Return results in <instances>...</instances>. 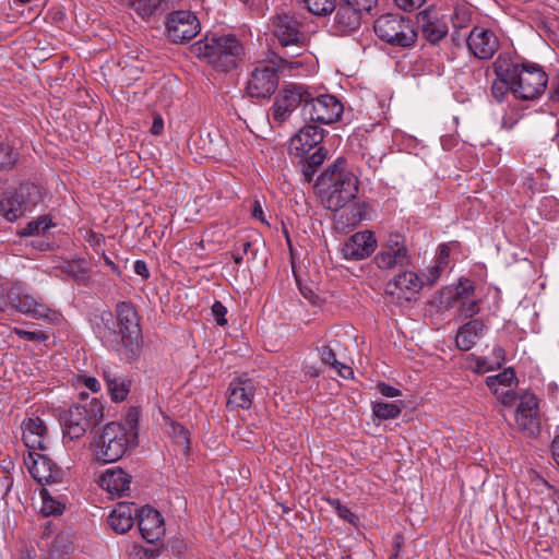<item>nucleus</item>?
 Here are the masks:
<instances>
[{
	"label": "nucleus",
	"mask_w": 559,
	"mask_h": 559,
	"mask_svg": "<svg viewBox=\"0 0 559 559\" xmlns=\"http://www.w3.org/2000/svg\"><path fill=\"white\" fill-rule=\"evenodd\" d=\"M250 249H251V242L250 241L241 242L240 247L236 248L231 252V258H233L234 262L237 265H240L243 262L245 255L248 254Z\"/></svg>",
	"instance_id": "5fc2aeb1"
},
{
	"label": "nucleus",
	"mask_w": 559,
	"mask_h": 559,
	"mask_svg": "<svg viewBox=\"0 0 559 559\" xmlns=\"http://www.w3.org/2000/svg\"><path fill=\"white\" fill-rule=\"evenodd\" d=\"M361 13L344 2L334 17V27L341 34H348L360 26Z\"/></svg>",
	"instance_id": "c756f323"
},
{
	"label": "nucleus",
	"mask_w": 559,
	"mask_h": 559,
	"mask_svg": "<svg viewBox=\"0 0 559 559\" xmlns=\"http://www.w3.org/2000/svg\"><path fill=\"white\" fill-rule=\"evenodd\" d=\"M227 313L226 307L221 301H215L212 306V314L218 325H226L227 320L225 318Z\"/></svg>",
	"instance_id": "3c124183"
},
{
	"label": "nucleus",
	"mask_w": 559,
	"mask_h": 559,
	"mask_svg": "<svg viewBox=\"0 0 559 559\" xmlns=\"http://www.w3.org/2000/svg\"><path fill=\"white\" fill-rule=\"evenodd\" d=\"M43 200V189L34 182L21 183L16 189L0 194V215L15 222L31 212Z\"/></svg>",
	"instance_id": "39448f33"
},
{
	"label": "nucleus",
	"mask_w": 559,
	"mask_h": 559,
	"mask_svg": "<svg viewBox=\"0 0 559 559\" xmlns=\"http://www.w3.org/2000/svg\"><path fill=\"white\" fill-rule=\"evenodd\" d=\"M335 212V224L342 230L356 226L362 219V207L357 203L346 204Z\"/></svg>",
	"instance_id": "7c9ffc66"
},
{
	"label": "nucleus",
	"mask_w": 559,
	"mask_h": 559,
	"mask_svg": "<svg viewBox=\"0 0 559 559\" xmlns=\"http://www.w3.org/2000/svg\"><path fill=\"white\" fill-rule=\"evenodd\" d=\"M472 369L477 373H486L490 370H493V366L490 365L486 358L483 357H473Z\"/></svg>",
	"instance_id": "6e6d98bb"
},
{
	"label": "nucleus",
	"mask_w": 559,
	"mask_h": 559,
	"mask_svg": "<svg viewBox=\"0 0 559 559\" xmlns=\"http://www.w3.org/2000/svg\"><path fill=\"white\" fill-rule=\"evenodd\" d=\"M346 4L359 13L369 12L377 4L378 0H343Z\"/></svg>",
	"instance_id": "8fccbe9b"
},
{
	"label": "nucleus",
	"mask_w": 559,
	"mask_h": 559,
	"mask_svg": "<svg viewBox=\"0 0 559 559\" xmlns=\"http://www.w3.org/2000/svg\"><path fill=\"white\" fill-rule=\"evenodd\" d=\"M515 379L516 378H515L514 370L511 368H508L496 376L487 377L486 384L495 394H498L499 385L509 388L515 381Z\"/></svg>",
	"instance_id": "f704fd0d"
},
{
	"label": "nucleus",
	"mask_w": 559,
	"mask_h": 559,
	"mask_svg": "<svg viewBox=\"0 0 559 559\" xmlns=\"http://www.w3.org/2000/svg\"><path fill=\"white\" fill-rule=\"evenodd\" d=\"M377 248V239L372 231H358L350 236L342 247L346 260H362L370 257Z\"/></svg>",
	"instance_id": "a211bd4d"
},
{
	"label": "nucleus",
	"mask_w": 559,
	"mask_h": 559,
	"mask_svg": "<svg viewBox=\"0 0 559 559\" xmlns=\"http://www.w3.org/2000/svg\"><path fill=\"white\" fill-rule=\"evenodd\" d=\"M7 307L10 305L16 311L28 314L34 319H48L51 310L44 304L38 302L32 296L23 294L20 285L7 286Z\"/></svg>",
	"instance_id": "4468645a"
},
{
	"label": "nucleus",
	"mask_w": 559,
	"mask_h": 559,
	"mask_svg": "<svg viewBox=\"0 0 559 559\" xmlns=\"http://www.w3.org/2000/svg\"><path fill=\"white\" fill-rule=\"evenodd\" d=\"M117 331L111 341L112 350L128 362L140 357L143 340L139 317L130 302H119L116 309Z\"/></svg>",
	"instance_id": "7ed1b4c3"
},
{
	"label": "nucleus",
	"mask_w": 559,
	"mask_h": 559,
	"mask_svg": "<svg viewBox=\"0 0 559 559\" xmlns=\"http://www.w3.org/2000/svg\"><path fill=\"white\" fill-rule=\"evenodd\" d=\"M171 435L179 445L183 447L186 450L189 449V432L185 427L178 424L171 425Z\"/></svg>",
	"instance_id": "37998d69"
},
{
	"label": "nucleus",
	"mask_w": 559,
	"mask_h": 559,
	"mask_svg": "<svg viewBox=\"0 0 559 559\" xmlns=\"http://www.w3.org/2000/svg\"><path fill=\"white\" fill-rule=\"evenodd\" d=\"M14 333L24 340L27 341H46L47 335L41 331H26L23 329H14Z\"/></svg>",
	"instance_id": "603ef678"
},
{
	"label": "nucleus",
	"mask_w": 559,
	"mask_h": 559,
	"mask_svg": "<svg viewBox=\"0 0 559 559\" xmlns=\"http://www.w3.org/2000/svg\"><path fill=\"white\" fill-rule=\"evenodd\" d=\"M131 476L120 467L107 468V493L111 499L121 498L130 491Z\"/></svg>",
	"instance_id": "c85d7f7f"
},
{
	"label": "nucleus",
	"mask_w": 559,
	"mask_h": 559,
	"mask_svg": "<svg viewBox=\"0 0 559 559\" xmlns=\"http://www.w3.org/2000/svg\"><path fill=\"white\" fill-rule=\"evenodd\" d=\"M513 70L514 97L523 100H532L539 97L545 92L548 78L539 66L514 62Z\"/></svg>",
	"instance_id": "0eeeda50"
},
{
	"label": "nucleus",
	"mask_w": 559,
	"mask_h": 559,
	"mask_svg": "<svg viewBox=\"0 0 559 559\" xmlns=\"http://www.w3.org/2000/svg\"><path fill=\"white\" fill-rule=\"evenodd\" d=\"M136 412H128L126 423L107 424V463L116 462L123 456L127 449L136 439Z\"/></svg>",
	"instance_id": "6e6552de"
},
{
	"label": "nucleus",
	"mask_w": 559,
	"mask_h": 559,
	"mask_svg": "<svg viewBox=\"0 0 559 559\" xmlns=\"http://www.w3.org/2000/svg\"><path fill=\"white\" fill-rule=\"evenodd\" d=\"M307 99H309V88L307 86L294 83L283 86L270 108V121L276 126L284 124L296 108L302 107Z\"/></svg>",
	"instance_id": "1a4fd4ad"
},
{
	"label": "nucleus",
	"mask_w": 559,
	"mask_h": 559,
	"mask_svg": "<svg viewBox=\"0 0 559 559\" xmlns=\"http://www.w3.org/2000/svg\"><path fill=\"white\" fill-rule=\"evenodd\" d=\"M40 497L43 500L41 512L45 515H59L64 510V504L56 500L47 489L40 490Z\"/></svg>",
	"instance_id": "4c0bfd02"
},
{
	"label": "nucleus",
	"mask_w": 559,
	"mask_h": 559,
	"mask_svg": "<svg viewBox=\"0 0 559 559\" xmlns=\"http://www.w3.org/2000/svg\"><path fill=\"white\" fill-rule=\"evenodd\" d=\"M129 4L141 17L147 19L162 5V0H129Z\"/></svg>",
	"instance_id": "58836bf2"
},
{
	"label": "nucleus",
	"mask_w": 559,
	"mask_h": 559,
	"mask_svg": "<svg viewBox=\"0 0 559 559\" xmlns=\"http://www.w3.org/2000/svg\"><path fill=\"white\" fill-rule=\"evenodd\" d=\"M344 111L343 104L333 95L324 94L313 97L309 91V99L302 106V116L310 121L322 124L336 122Z\"/></svg>",
	"instance_id": "f8f14e48"
},
{
	"label": "nucleus",
	"mask_w": 559,
	"mask_h": 559,
	"mask_svg": "<svg viewBox=\"0 0 559 559\" xmlns=\"http://www.w3.org/2000/svg\"><path fill=\"white\" fill-rule=\"evenodd\" d=\"M274 35L283 46L298 44L302 40L299 22L289 14L277 15L273 22Z\"/></svg>",
	"instance_id": "a878e982"
},
{
	"label": "nucleus",
	"mask_w": 559,
	"mask_h": 559,
	"mask_svg": "<svg viewBox=\"0 0 559 559\" xmlns=\"http://www.w3.org/2000/svg\"><path fill=\"white\" fill-rule=\"evenodd\" d=\"M377 36L393 46L403 48L415 44L417 33L412 22L400 14H383L379 16L373 25Z\"/></svg>",
	"instance_id": "423d86ee"
},
{
	"label": "nucleus",
	"mask_w": 559,
	"mask_h": 559,
	"mask_svg": "<svg viewBox=\"0 0 559 559\" xmlns=\"http://www.w3.org/2000/svg\"><path fill=\"white\" fill-rule=\"evenodd\" d=\"M252 217L260 221L261 223L270 226L269 222L265 219L264 212L260 201L255 200L252 205Z\"/></svg>",
	"instance_id": "bf43d9fd"
},
{
	"label": "nucleus",
	"mask_w": 559,
	"mask_h": 559,
	"mask_svg": "<svg viewBox=\"0 0 559 559\" xmlns=\"http://www.w3.org/2000/svg\"><path fill=\"white\" fill-rule=\"evenodd\" d=\"M257 391V383L253 379L245 376L230 381L227 390V407L229 409H249L252 405Z\"/></svg>",
	"instance_id": "dca6fc26"
},
{
	"label": "nucleus",
	"mask_w": 559,
	"mask_h": 559,
	"mask_svg": "<svg viewBox=\"0 0 559 559\" xmlns=\"http://www.w3.org/2000/svg\"><path fill=\"white\" fill-rule=\"evenodd\" d=\"M138 526L142 537L151 544L165 535V523L162 514L154 508L145 506L138 513Z\"/></svg>",
	"instance_id": "aec40b11"
},
{
	"label": "nucleus",
	"mask_w": 559,
	"mask_h": 559,
	"mask_svg": "<svg viewBox=\"0 0 559 559\" xmlns=\"http://www.w3.org/2000/svg\"><path fill=\"white\" fill-rule=\"evenodd\" d=\"M467 47L474 57L488 60L499 48L497 36L484 27H474L467 38Z\"/></svg>",
	"instance_id": "6ab92c4d"
},
{
	"label": "nucleus",
	"mask_w": 559,
	"mask_h": 559,
	"mask_svg": "<svg viewBox=\"0 0 559 559\" xmlns=\"http://www.w3.org/2000/svg\"><path fill=\"white\" fill-rule=\"evenodd\" d=\"M518 122V118L515 116L506 115L502 118L501 127L506 130H511Z\"/></svg>",
	"instance_id": "338daca9"
},
{
	"label": "nucleus",
	"mask_w": 559,
	"mask_h": 559,
	"mask_svg": "<svg viewBox=\"0 0 559 559\" xmlns=\"http://www.w3.org/2000/svg\"><path fill=\"white\" fill-rule=\"evenodd\" d=\"M134 272L143 277L144 280L150 277V271L146 263L142 260H138L134 262Z\"/></svg>",
	"instance_id": "680f3d73"
},
{
	"label": "nucleus",
	"mask_w": 559,
	"mask_h": 559,
	"mask_svg": "<svg viewBox=\"0 0 559 559\" xmlns=\"http://www.w3.org/2000/svg\"><path fill=\"white\" fill-rule=\"evenodd\" d=\"M28 469L33 478L39 484H56L62 478V471L46 454L29 452Z\"/></svg>",
	"instance_id": "f3484780"
},
{
	"label": "nucleus",
	"mask_w": 559,
	"mask_h": 559,
	"mask_svg": "<svg viewBox=\"0 0 559 559\" xmlns=\"http://www.w3.org/2000/svg\"><path fill=\"white\" fill-rule=\"evenodd\" d=\"M396 4L404 11H414L419 9L426 0H394Z\"/></svg>",
	"instance_id": "13d9d810"
},
{
	"label": "nucleus",
	"mask_w": 559,
	"mask_h": 559,
	"mask_svg": "<svg viewBox=\"0 0 559 559\" xmlns=\"http://www.w3.org/2000/svg\"><path fill=\"white\" fill-rule=\"evenodd\" d=\"M7 282L0 277V311H3L7 308Z\"/></svg>",
	"instance_id": "0e129e2a"
},
{
	"label": "nucleus",
	"mask_w": 559,
	"mask_h": 559,
	"mask_svg": "<svg viewBox=\"0 0 559 559\" xmlns=\"http://www.w3.org/2000/svg\"><path fill=\"white\" fill-rule=\"evenodd\" d=\"M280 67V73L287 72L290 75L297 74V70L302 67L300 61H289L283 58H278L275 60Z\"/></svg>",
	"instance_id": "09e8293b"
},
{
	"label": "nucleus",
	"mask_w": 559,
	"mask_h": 559,
	"mask_svg": "<svg viewBox=\"0 0 559 559\" xmlns=\"http://www.w3.org/2000/svg\"><path fill=\"white\" fill-rule=\"evenodd\" d=\"M424 37L431 44H438L449 32L448 24L432 10H424L417 15Z\"/></svg>",
	"instance_id": "5701e85b"
},
{
	"label": "nucleus",
	"mask_w": 559,
	"mask_h": 559,
	"mask_svg": "<svg viewBox=\"0 0 559 559\" xmlns=\"http://www.w3.org/2000/svg\"><path fill=\"white\" fill-rule=\"evenodd\" d=\"M83 383L86 388H88L92 392H98L100 390L99 381L94 377H83Z\"/></svg>",
	"instance_id": "e2e57ef3"
},
{
	"label": "nucleus",
	"mask_w": 559,
	"mask_h": 559,
	"mask_svg": "<svg viewBox=\"0 0 559 559\" xmlns=\"http://www.w3.org/2000/svg\"><path fill=\"white\" fill-rule=\"evenodd\" d=\"M377 390L379 391L380 394L386 397H396L401 395V391L399 389L384 382L378 383Z\"/></svg>",
	"instance_id": "4d7b16f0"
},
{
	"label": "nucleus",
	"mask_w": 559,
	"mask_h": 559,
	"mask_svg": "<svg viewBox=\"0 0 559 559\" xmlns=\"http://www.w3.org/2000/svg\"><path fill=\"white\" fill-rule=\"evenodd\" d=\"M191 51L216 70L227 72L236 68L242 57L243 48L234 35L205 36L204 39L192 45Z\"/></svg>",
	"instance_id": "20e7f679"
},
{
	"label": "nucleus",
	"mask_w": 559,
	"mask_h": 559,
	"mask_svg": "<svg viewBox=\"0 0 559 559\" xmlns=\"http://www.w3.org/2000/svg\"><path fill=\"white\" fill-rule=\"evenodd\" d=\"M320 358L323 364L329 365L332 368H337L340 365V361L336 359L335 353L330 345H323L320 348Z\"/></svg>",
	"instance_id": "49530a36"
},
{
	"label": "nucleus",
	"mask_w": 559,
	"mask_h": 559,
	"mask_svg": "<svg viewBox=\"0 0 559 559\" xmlns=\"http://www.w3.org/2000/svg\"><path fill=\"white\" fill-rule=\"evenodd\" d=\"M472 21V9L467 3H456L451 15V22L454 28H464Z\"/></svg>",
	"instance_id": "c9c22d12"
},
{
	"label": "nucleus",
	"mask_w": 559,
	"mask_h": 559,
	"mask_svg": "<svg viewBox=\"0 0 559 559\" xmlns=\"http://www.w3.org/2000/svg\"><path fill=\"white\" fill-rule=\"evenodd\" d=\"M486 329L487 326L481 320H471L459 329L455 337L456 346L462 350L471 349Z\"/></svg>",
	"instance_id": "cd10ccee"
},
{
	"label": "nucleus",
	"mask_w": 559,
	"mask_h": 559,
	"mask_svg": "<svg viewBox=\"0 0 559 559\" xmlns=\"http://www.w3.org/2000/svg\"><path fill=\"white\" fill-rule=\"evenodd\" d=\"M412 255L406 239L399 233H391L381 243L373 261L380 270L405 267L411 263Z\"/></svg>",
	"instance_id": "9b49d317"
},
{
	"label": "nucleus",
	"mask_w": 559,
	"mask_h": 559,
	"mask_svg": "<svg viewBox=\"0 0 559 559\" xmlns=\"http://www.w3.org/2000/svg\"><path fill=\"white\" fill-rule=\"evenodd\" d=\"M326 157V153L322 147H319L316 152L308 156L306 164L304 165V173L306 175L314 173L317 167L322 165Z\"/></svg>",
	"instance_id": "a19ab883"
},
{
	"label": "nucleus",
	"mask_w": 559,
	"mask_h": 559,
	"mask_svg": "<svg viewBox=\"0 0 559 559\" xmlns=\"http://www.w3.org/2000/svg\"><path fill=\"white\" fill-rule=\"evenodd\" d=\"M201 31L200 21L191 11L178 10L169 13L166 34L169 40L179 44L194 38Z\"/></svg>",
	"instance_id": "ddd939ff"
},
{
	"label": "nucleus",
	"mask_w": 559,
	"mask_h": 559,
	"mask_svg": "<svg viewBox=\"0 0 559 559\" xmlns=\"http://www.w3.org/2000/svg\"><path fill=\"white\" fill-rule=\"evenodd\" d=\"M424 286L423 280L413 271H404L395 275L386 284V293L399 298L411 300Z\"/></svg>",
	"instance_id": "412c9836"
},
{
	"label": "nucleus",
	"mask_w": 559,
	"mask_h": 559,
	"mask_svg": "<svg viewBox=\"0 0 559 559\" xmlns=\"http://www.w3.org/2000/svg\"><path fill=\"white\" fill-rule=\"evenodd\" d=\"M52 226L53 224L49 216L43 215L33 221H29L25 227L16 231V235L20 237L40 236L44 235Z\"/></svg>",
	"instance_id": "473e14b6"
},
{
	"label": "nucleus",
	"mask_w": 559,
	"mask_h": 559,
	"mask_svg": "<svg viewBox=\"0 0 559 559\" xmlns=\"http://www.w3.org/2000/svg\"><path fill=\"white\" fill-rule=\"evenodd\" d=\"M22 439L29 450H45L48 440L47 428L39 417H29L22 423Z\"/></svg>",
	"instance_id": "393cba45"
},
{
	"label": "nucleus",
	"mask_w": 559,
	"mask_h": 559,
	"mask_svg": "<svg viewBox=\"0 0 559 559\" xmlns=\"http://www.w3.org/2000/svg\"><path fill=\"white\" fill-rule=\"evenodd\" d=\"M132 381L127 377H116L107 380V392L115 403L122 402L130 393Z\"/></svg>",
	"instance_id": "2f4dec72"
},
{
	"label": "nucleus",
	"mask_w": 559,
	"mask_h": 559,
	"mask_svg": "<svg viewBox=\"0 0 559 559\" xmlns=\"http://www.w3.org/2000/svg\"><path fill=\"white\" fill-rule=\"evenodd\" d=\"M84 239L95 249L102 257H105V250L102 248L103 235L92 229L85 230Z\"/></svg>",
	"instance_id": "c03bdc74"
},
{
	"label": "nucleus",
	"mask_w": 559,
	"mask_h": 559,
	"mask_svg": "<svg viewBox=\"0 0 559 559\" xmlns=\"http://www.w3.org/2000/svg\"><path fill=\"white\" fill-rule=\"evenodd\" d=\"M164 130V121L160 117H156L151 127V132L154 135H159Z\"/></svg>",
	"instance_id": "69168bd1"
},
{
	"label": "nucleus",
	"mask_w": 559,
	"mask_h": 559,
	"mask_svg": "<svg viewBox=\"0 0 559 559\" xmlns=\"http://www.w3.org/2000/svg\"><path fill=\"white\" fill-rule=\"evenodd\" d=\"M474 285L472 284L471 281L464 278V280H460L457 286H456V298L459 300H462V299H467L471 295L474 294Z\"/></svg>",
	"instance_id": "de8ad7c7"
},
{
	"label": "nucleus",
	"mask_w": 559,
	"mask_h": 559,
	"mask_svg": "<svg viewBox=\"0 0 559 559\" xmlns=\"http://www.w3.org/2000/svg\"><path fill=\"white\" fill-rule=\"evenodd\" d=\"M320 186L322 202L331 211H338L350 203L358 192L357 177L346 169L342 160L328 168L321 176Z\"/></svg>",
	"instance_id": "f03ea898"
},
{
	"label": "nucleus",
	"mask_w": 559,
	"mask_h": 559,
	"mask_svg": "<svg viewBox=\"0 0 559 559\" xmlns=\"http://www.w3.org/2000/svg\"><path fill=\"white\" fill-rule=\"evenodd\" d=\"M307 9L314 15H326L334 11L335 0H304Z\"/></svg>",
	"instance_id": "ea45409f"
},
{
	"label": "nucleus",
	"mask_w": 559,
	"mask_h": 559,
	"mask_svg": "<svg viewBox=\"0 0 559 559\" xmlns=\"http://www.w3.org/2000/svg\"><path fill=\"white\" fill-rule=\"evenodd\" d=\"M323 140V129L318 126L307 124L302 127L290 140V151L298 156L308 154Z\"/></svg>",
	"instance_id": "b1692460"
},
{
	"label": "nucleus",
	"mask_w": 559,
	"mask_h": 559,
	"mask_svg": "<svg viewBox=\"0 0 559 559\" xmlns=\"http://www.w3.org/2000/svg\"><path fill=\"white\" fill-rule=\"evenodd\" d=\"M514 62L506 57L499 56L492 63V70L496 79L491 83V96L497 102H503L510 92L513 93Z\"/></svg>",
	"instance_id": "2eb2a0df"
},
{
	"label": "nucleus",
	"mask_w": 559,
	"mask_h": 559,
	"mask_svg": "<svg viewBox=\"0 0 559 559\" xmlns=\"http://www.w3.org/2000/svg\"><path fill=\"white\" fill-rule=\"evenodd\" d=\"M550 98L555 102L556 100L559 102V75L556 78V80L552 83Z\"/></svg>",
	"instance_id": "774afa93"
},
{
	"label": "nucleus",
	"mask_w": 559,
	"mask_h": 559,
	"mask_svg": "<svg viewBox=\"0 0 559 559\" xmlns=\"http://www.w3.org/2000/svg\"><path fill=\"white\" fill-rule=\"evenodd\" d=\"M104 404L97 399H92L84 404L74 405L60 415V424L63 437L75 440L82 437L86 429L91 428V467L97 474L96 483L99 488H105V472H97L105 465V424Z\"/></svg>",
	"instance_id": "f257e3e1"
},
{
	"label": "nucleus",
	"mask_w": 559,
	"mask_h": 559,
	"mask_svg": "<svg viewBox=\"0 0 559 559\" xmlns=\"http://www.w3.org/2000/svg\"><path fill=\"white\" fill-rule=\"evenodd\" d=\"M15 164V156L9 143L0 141V169H9Z\"/></svg>",
	"instance_id": "79ce46f5"
},
{
	"label": "nucleus",
	"mask_w": 559,
	"mask_h": 559,
	"mask_svg": "<svg viewBox=\"0 0 559 559\" xmlns=\"http://www.w3.org/2000/svg\"><path fill=\"white\" fill-rule=\"evenodd\" d=\"M459 312L464 318H472L479 312V306L476 300L462 299Z\"/></svg>",
	"instance_id": "a18cd8bd"
},
{
	"label": "nucleus",
	"mask_w": 559,
	"mask_h": 559,
	"mask_svg": "<svg viewBox=\"0 0 559 559\" xmlns=\"http://www.w3.org/2000/svg\"><path fill=\"white\" fill-rule=\"evenodd\" d=\"M514 420L522 430L534 432L538 429V402L534 394L526 393L522 396L515 411Z\"/></svg>",
	"instance_id": "4be33fe9"
},
{
	"label": "nucleus",
	"mask_w": 559,
	"mask_h": 559,
	"mask_svg": "<svg viewBox=\"0 0 559 559\" xmlns=\"http://www.w3.org/2000/svg\"><path fill=\"white\" fill-rule=\"evenodd\" d=\"M499 399L501 401V403L506 406H510V405H513L515 400H516V394L514 391L512 390H507V391H502L500 394H499Z\"/></svg>",
	"instance_id": "052dcab7"
},
{
	"label": "nucleus",
	"mask_w": 559,
	"mask_h": 559,
	"mask_svg": "<svg viewBox=\"0 0 559 559\" xmlns=\"http://www.w3.org/2000/svg\"><path fill=\"white\" fill-rule=\"evenodd\" d=\"M330 503H331V506L334 507L337 515L341 519H343L349 523H354L355 515L347 507L341 504V502L338 500H332Z\"/></svg>",
	"instance_id": "864d4df0"
},
{
	"label": "nucleus",
	"mask_w": 559,
	"mask_h": 559,
	"mask_svg": "<svg viewBox=\"0 0 559 559\" xmlns=\"http://www.w3.org/2000/svg\"><path fill=\"white\" fill-rule=\"evenodd\" d=\"M450 258V248L447 243H442L438 248V254L435 260V264L429 269L428 282L433 284L441 273L447 269Z\"/></svg>",
	"instance_id": "72a5a7b5"
},
{
	"label": "nucleus",
	"mask_w": 559,
	"mask_h": 559,
	"mask_svg": "<svg viewBox=\"0 0 559 559\" xmlns=\"http://www.w3.org/2000/svg\"><path fill=\"white\" fill-rule=\"evenodd\" d=\"M280 67L275 60L257 62L249 74L246 92L251 98H270L278 87Z\"/></svg>",
	"instance_id": "9d476101"
},
{
	"label": "nucleus",
	"mask_w": 559,
	"mask_h": 559,
	"mask_svg": "<svg viewBox=\"0 0 559 559\" xmlns=\"http://www.w3.org/2000/svg\"><path fill=\"white\" fill-rule=\"evenodd\" d=\"M372 412L376 417L385 420L396 418L401 414L402 408L396 402H377L372 405Z\"/></svg>",
	"instance_id": "e433bc0d"
},
{
	"label": "nucleus",
	"mask_w": 559,
	"mask_h": 559,
	"mask_svg": "<svg viewBox=\"0 0 559 559\" xmlns=\"http://www.w3.org/2000/svg\"><path fill=\"white\" fill-rule=\"evenodd\" d=\"M135 509L132 503L120 502L107 516V524L117 533H127L134 524Z\"/></svg>",
	"instance_id": "bb28decb"
}]
</instances>
